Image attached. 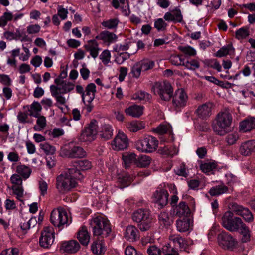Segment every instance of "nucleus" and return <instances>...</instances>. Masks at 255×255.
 <instances>
[{
    "mask_svg": "<svg viewBox=\"0 0 255 255\" xmlns=\"http://www.w3.org/2000/svg\"><path fill=\"white\" fill-rule=\"evenodd\" d=\"M232 120V116L229 111H220L216 115L212 125L214 132L219 136L225 135L230 131Z\"/></svg>",
    "mask_w": 255,
    "mask_h": 255,
    "instance_id": "nucleus-1",
    "label": "nucleus"
},
{
    "mask_svg": "<svg viewBox=\"0 0 255 255\" xmlns=\"http://www.w3.org/2000/svg\"><path fill=\"white\" fill-rule=\"evenodd\" d=\"M132 218L142 232L149 230L153 226V218L148 209L140 208L135 210L132 215Z\"/></svg>",
    "mask_w": 255,
    "mask_h": 255,
    "instance_id": "nucleus-2",
    "label": "nucleus"
},
{
    "mask_svg": "<svg viewBox=\"0 0 255 255\" xmlns=\"http://www.w3.org/2000/svg\"><path fill=\"white\" fill-rule=\"evenodd\" d=\"M92 228L93 235L107 237L111 232L109 221L101 217H96L92 219L90 223Z\"/></svg>",
    "mask_w": 255,
    "mask_h": 255,
    "instance_id": "nucleus-3",
    "label": "nucleus"
},
{
    "mask_svg": "<svg viewBox=\"0 0 255 255\" xmlns=\"http://www.w3.org/2000/svg\"><path fill=\"white\" fill-rule=\"evenodd\" d=\"M223 226L230 232H237L244 224L241 218L234 216L230 211L226 212L222 218Z\"/></svg>",
    "mask_w": 255,
    "mask_h": 255,
    "instance_id": "nucleus-4",
    "label": "nucleus"
},
{
    "mask_svg": "<svg viewBox=\"0 0 255 255\" xmlns=\"http://www.w3.org/2000/svg\"><path fill=\"white\" fill-rule=\"evenodd\" d=\"M155 94L159 95L162 100L169 101L173 94V88L171 83L167 81L155 82L152 88Z\"/></svg>",
    "mask_w": 255,
    "mask_h": 255,
    "instance_id": "nucleus-5",
    "label": "nucleus"
},
{
    "mask_svg": "<svg viewBox=\"0 0 255 255\" xmlns=\"http://www.w3.org/2000/svg\"><path fill=\"white\" fill-rule=\"evenodd\" d=\"M50 221L54 226L60 228L64 225L68 226L71 223L72 219L71 217L69 219L68 214L64 209L59 207L51 212Z\"/></svg>",
    "mask_w": 255,
    "mask_h": 255,
    "instance_id": "nucleus-6",
    "label": "nucleus"
},
{
    "mask_svg": "<svg viewBox=\"0 0 255 255\" xmlns=\"http://www.w3.org/2000/svg\"><path fill=\"white\" fill-rule=\"evenodd\" d=\"M136 149L142 152L151 153L155 151L158 146V141L152 136H147L135 142Z\"/></svg>",
    "mask_w": 255,
    "mask_h": 255,
    "instance_id": "nucleus-7",
    "label": "nucleus"
},
{
    "mask_svg": "<svg viewBox=\"0 0 255 255\" xmlns=\"http://www.w3.org/2000/svg\"><path fill=\"white\" fill-rule=\"evenodd\" d=\"M97 121L92 119L88 126L82 131L79 139L82 142H91L94 140L97 134Z\"/></svg>",
    "mask_w": 255,
    "mask_h": 255,
    "instance_id": "nucleus-8",
    "label": "nucleus"
},
{
    "mask_svg": "<svg viewBox=\"0 0 255 255\" xmlns=\"http://www.w3.org/2000/svg\"><path fill=\"white\" fill-rule=\"evenodd\" d=\"M77 183L75 180L68 178L64 174H61L56 178V187L59 192L64 193L76 187Z\"/></svg>",
    "mask_w": 255,
    "mask_h": 255,
    "instance_id": "nucleus-9",
    "label": "nucleus"
},
{
    "mask_svg": "<svg viewBox=\"0 0 255 255\" xmlns=\"http://www.w3.org/2000/svg\"><path fill=\"white\" fill-rule=\"evenodd\" d=\"M218 241L223 248L233 250L237 245V241L231 234L222 231L218 235Z\"/></svg>",
    "mask_w": 255,
    "mask_h": 255,
    "instance_id": "nucleus-10",
    "label": "nucleus"
},
{
    "mask_svg": "<svg viewBox=\"0 0 255 255\" xmlns=\"http://www.w3.org/2000/svg\"><path fill=\"white\" fill-rule=\"evenodd\" d=\"M172 97L173 106L176 111H180L186 106L188 96L183 89L177 90Z\"/></svg>",
    "mask_w": 255,
    "mask_h": 255,
    "instance_id": "nucleus-11",
    "label": "nucleus"
},
{
    "mask_svg": "<svg viewBox=\"0 0 255 255\" xmlns=\"http://www.w3.org/2000/svg\"><path fill=\"white\" fill-rule=\"evenodd\" d=\"M230 206V209L236 215L243 217L246 222L251 223L254 221L253 215L248 208L236 203H233Z\"/></svg>",
    "mask_w": 255,
    "mask_h": 255,
    "instance_id": "nucleus-12",
    "label": "nucleus"
},
{
    "mask_svg": "<svg viewBox=\"0 0 255 255\" xmlns=\"http://www.w3.org/2000/svg\"><path fill=\"white\" fill-rule=\"evenodd\" d=\"M54 240V233L52 229L49 227H46L41 232L39 238V244L44 248H48L52 245Z\"/></svg>",
    "mask_w": 255,
    "mask_h": 255,
    "instance_id": "nucleus-13",
    "label": "nucleus"
},
{
    "mask_svg": "<svg viewBox=\"0 0 255 255\" xmlns=\"http://www.w3.org/2000/svg\"><path fill=\"white\" fill-rule=\"evenodd\" d=\"M165 20L160 18L157 19L154 24V28L158 32H163L166 30L167 24L165 21H172L174 23L181 22L183 21V17H164Z\"/></svg>",
    "mask_w": 255,
    "mask_h": 255,
    "instance_id": "nucleus-14",
    "label": "nucleus"
},
{
    "mask_svg": "<svg viewBox=\"0 0 255 255\" xmlns=\"http://www.w3.org/2000/svg\"><path fill=\"white\" fill-rule=\"evenodd\" d=\"M153 196L155 203L158 204L161 208L168 204L169 194L166 190L159 188L154 192Z\"/></svg>",
    "mask_w": 255,
    "mask_h": 255,
    "instance_id": "nucleus-15",
    "label": "nucleus"
},
{
    "mask_svg": "<svg viewBox=\"0 0 255 255\" xmlns=\"http://www.w3.org/2000/svg\"><path fill=\"white\" fill-rule=\"evenodd\" d=\"M113 142L115 150H124L127 148L128 146V140L123 132H119Z\"/></svg>",
    "mask_w": 255,
    "mask_h": 255,
    "instance_id": "nucleus-16",
    "label": "nucleus"
},
{
    "mask_svg": "<svg viewBox=\"0 0 255 255\" xmlns=\"http://www.w3.org/2000/svg\"><path fill=\"white\" fill-rule=\"evenodd\" d=\"M80 248V245L79 243L75 240L62 242L61 245V249L69 254L77 253Z\"/></svg>",
    "mask_w": 255,
    "mask_h": 255,
    "instance_id": "nucleus-17",
    "label": "nucleus"
},
{
    "mask_svg": "<svg viewBox=\"0 0 255 255\" xmlns=\"http://www.w3.org/2000/svg\"><path fill=\"white\" fill-rule=\"evenodd\" d=\"M124 237L127 241L135 242L139 239V232L135 226L129 225L126 228Z\"/></svg>",
    "mask_w": 255,
    "mask_h": 255,
    "instance_id": "nucleus-18",
    "label": "nucleus"
},
{
    "mask_svg": "<svg viewBox=\"0 0 255 255\" xmlns=\"http://www.w3.org/2000/svg\"><path fill=\"white\" fill-rule=\"evenodd\" d=\"M212 104L210 103L203 104L198 107L196 113L199 118L206 119L212 114Z\"/></svg>",
    "mask_w": 255,
    "mask_h": 255,
    "instance_id": "nucleus-19",
    "label": "nucleus"
},
{
    "mask_svg": "<svg viewBox=\"0 0 255 255\" xmlns=\"http://www.w3.org/2000/svg\"><path fill=\"white\" fill-rule=\"evenodd\" d=\"M66 156L70 158H82L86 155V152L80 146H76L64 150Z\"/></svg>",
    "mask_w": 255,
    "mask_h": 255,
    "instance_id": "nucleus-20",
    "label": "nucleus"
},
{
    "mask_svg": "<svg viewBox=\"0 0 255 255\" xmlns=\"http://www.w3.org/2000/svg\"><path fill=\"white\" fill-rule=\"evenodd\" d=\"M174 212L176 216L180 217H187L191 213V210L185 202L181 201L174 208Z\"/></svg>",
    "mask_w": 255,
    "mask_h": 255,
    "instance_id": "nucleus-21",
    "label": "nucleus"
},
{
    "mask_svg": "<svg viewBox=\"0 0 255 255\" xmlns=\"http://www.w3.org/2000/svg\"><path fill=\"white\" fill-rule=\"evenodd\" d=\"M255 149V141L248 140L243 143L240 147V152L244 156H249Z\"/></svg>",
    "mask_w": 255,
    "mask_h": 255,
    "instance_id": "nucleus-22",
    "label": "nucleus"
},
{
    "mask_svg": "<svg viewBox=\"0 0 255 255\" xmlns=\"http://www.w3.org/2000/svg\"><path fill=\"white\" fill-rule=\"evenodd\" d=\"M255 129V118L249 117L242 121L240 124V129L244 132L250 131Z\"/></svg>",
    "mask_w": 255,
    "mask_h": 255,
    "instance_id": "nucleus-23",
    "label": "nucleus"
},
{
    "mask_svg": "<svg viewBox=\"0 0 255 255\" xmlns=\"http://www.w3.org/2000/svg\"><path fill=\"white\" fill-rule=\"evenodd\" d=\"M95 39L97 40H101L104 43H108V44H110L116 41L117 39V36L114 33L108 31H104L97 35Z\"/></svg>",
    "mask_w": 255,
    "mask_h": 255,
    "instance_id": "nucleus-24",
    "label": "nucleus"
},
{
    "mask_svg": "<svg viewBox=\"0 0 255 255\" xmlns=\"http://www.w3.org/2000/svg\"><path fill=\"white\" fill-rule=\"evenodd\" d=\"M84 48L87 51L90 52V55L94 59L98 56L99 51L100 50L95 40L88 41L87 44L84 45Z\"/></svg>",
    "mask_w": 255,
    "mask_h": 255,
    "instance_id": "nucleus-25",
    "label": "nucleus"
},
{
    "mask_svg": "<svg viewBox=\"0 0 255 255\" xmlns=\"http://www.w3.org/2000/svg\"><path fill=\"white\" fill-rule=\"evenodd\" d=\"M65 176L74 180H81L83 178V176L81 173L80 170L78 169L76 164L68 168L64 173Z\"/></svg>",
    "mask_w": 255,
    "mask_h": 255,
    "instance_id": "nucleus-26",
    "label": "nucleus"
},
{
    "mask_svg": "<svg viewBox=\"0 0 255 255\" xmlns=\"http://www.w3.org/2000/svg\"><path fill=\"white\" fill-rule=\"evenodd\" d=\"M91 250L94 254L98 255L104 253L106 250L101 237H98L97 240L93 242L91 246Z\"/></svg>",
    "mask_w": 255,
    "mask_h": 255,
    "instance_id": "nucleus-27",
    "label": "nucleus"
},
{
    "mask_svg": "<svg viewBox=\"0 0 255 255\" xmlns=\"http://www.w3.org/2000/svg\"><path fill=\"white\" fill-rule=\"evenodd\" d=\"M77 238L80 243L86 246L90 241V235L85 226H82L77 233Z\"/></svg>",
    "mask_w": 255,
    "mask_h": 255,
    "instance_id": "nucleus-28",
    "label": "nucleus"
},
{
    "mask_svg": "<svg viewBox=\"0 0 255 255\" xmlns=\"http://www.w3.org/2000/svg\"><path fill=\"white\" fill-rule=\"evenodd\" d=\"M229 188L224 184H220L212 187L209 191L211 196H218L228 192Z\"/></svg>",
    "mask_w": 255,
    "mask_h": 255,
    "instance_id": "nucleus-29",
    "label": "nucleus"
},
{
    "mask_svg": "<svg viewBox=\"0 0 255 255\" xmlns=\"http://www.w3.org/2000/svg\"><path fill=\"white\" fill-rule=\"evenodd\" d=\"M170 240L175 245L177 244L181 250H186L188 246L187 241L179 235H173L170 236Z\"/></svg>",
    "mask_w": 255,
    "mask_h": 255,
    "instance_id": "nucleus-30",
    "label": "nucleus"
},
{
    "mask_svg": "<svg viewBox=\"0 0 255 255\" xmlns=\"http://www.w3.org/2000/svg\"><path fill=\"white\" fill-rule=\"evenodd\" d=\"M125 112L127 115L133 117H139L143 114V107L134 105L126 108Z\"/></svg>",
    "mask_w": 255,
    "mask_h": 255,
    "instance_id": "nucleus-31",
    "label": "nucleus"
},
{
    "mask_svg": "<svg viewBox=\"0 0 255 255\" xmlns=\"http://www.w3.org/2000/svg\"><path fill=\"white\" fill-rule=\"evenodd\" d=\"M58 86L52 85L50 86V90L51 95L54 97L57 103L61 105H64L66 103L65 97L61 95L62 93L58 91Z\"/></svg>",
    "mask_w": 255,
    "mask_h": 255,
    "instance_id": "nucleus-32",
    "label": "nucleus"
},
{
    "mask_svg": "<svg viewBox=\"0 0 255 255\" xmlns=\"http://www.w3.org/2000/svg\"><path fill=\"white\" fill-rule=\"evenodd\" d=\"M190 220L187 217L184 218L182 220H177L176 221V227L180 232H184L187 231L190 228Z\"/></svg>",
    "mask_w": 255,
    "mask_h": 255,
    "instance_id": "nucleus-33",
    "label": "nucleus"
},
{
    "mask_svg": "<svg viewBox=\"0 0 255 255\" xmlns=\"http://www.w3.org/2000/svg\"><path fill=\"white\" fill-rule=\"evenodd\" d=\"M100 135L105 140L110 139L113 135V129L109 125H104L102 127Z\"/></svg>",
    "mask_w": 255,
    "mask_h": 255,
    "instance_id": "nucleus-34",
    "label": "nucleus"
},
{
    "mask_svg": "<svg viewBox=\"0 0 255 255\" xmlns=\"http://www.w3.org/2000/svg\"><path fill=\"white\" fill-rule=\"evenodd\" d=\"M41 110L42 107L40 104L38 102L34 101L30 106V108H28L29 115L34 117H38L39 115H40L39 112Z\"/></svg>",
    "mask_w": 255,
    "mask_h": 255,
    "instance_id": "nucleus-35",
    "label": "nucleus"
},
{
    "mask_svg": "<svg viewBox=\"0 0 255 255\" xmlns=\"http://www.w3.org/2000/svg\"><path fill=\"white\" fill-rule=\"evenodd\" d=\"M122 159L124 163L125 168H128L130 167V164L132 163L135 162L136 164V155L134 153L130 154L127 153L123 155Z\"/></svg>",
    "mask_w": 255,
    "mask_h": 255,
    "instance_id": "nucleus-36",
    "label": "nucleus"
},
{
    "mask_svg": "<svg viewBox=\"0 0 255 255\" xmlns=\"http://www.w3.org/2000/svg\"><path fill=\"white\" fill-rule=\"evenodd\" d=\"M152 98L151 95L144 91H139L135 93L133 96L132 98L135 100L138 101H149Z\"/></svg>",
    "mask_w": 255,
    "mask_h": 255,
    "instance_id": "nucleus-37",
    "label": "nucleus"
},
{
    "mask_svg": "<svg viewBox=\"0 0 255 255\" xmlns=\"http://www.w3.org/2000/svg\"><path fill=\"white\" fill-rule=\"evenodd\" d=\"M239 230H240V233L242 235L241 242L247 243L250 241L251 234L249 227L244 223Z\"/></svg>",
    "mask_w": 255,
    "mask_h": 255,
    "instance_id": "nucleus-38",
    "label": "nucleus"
},
{
    "mask_svg": "<svg viewBox=\"0 0 255 255\" xmlns=\"http://www.w3.org/2000/svg\"><path fill=\"white\" fill-rule=\"evenodd\" d=\"M16 171L24 179L28 178L31 172V169L25 165H18Z\"/></svg>",
    "mask_w": 255,
    "mask_h": 255,
    "instance_id": "nucleus-39",
    "label": "nucleus"
},
{
    "mask_svg": "<svg viewBox=\"0 0 255 255\" xmlns=\"http://www.w3.org/2000/svg\"><path fill=\"white\" fill-rule=\"evenodd\" d=\"M162 255H180L178 251L170 244H166L162 247Z\"/></svg>",
    "mask_w": 255,
    "mask_h": 255,
    "instance_id": "nucleus-40",
    "label": "nucleus"
},
{
    "mask_svg": "<svg viewBox=\"0 0 255 255\" xmlns=\"http://www.w3.org/2000/svg\"><path fill=\"white\" fill-rule=\"evenodd\" d=\"M145 124L141 121H133L128 126V128L132 132H137L145 128Z\"/></svg>",
    "mask_w": 255,
    "mask_h": 255,
    "instance_id": "nucleus-41",
    "label": "nucleus"
},
{
    "mask_svg": "<svg viewBox=\"0 0 255 255\" xmlns=\"http://www.w3.org/2000/svg\"><path fill=\"white\" fill-rule=\"evenodd\" d=\"M138 63L140 65L142 73L152 69L155 66L154 62L149 59H143L139 61Z\"/></svg>",
    "mask_w": 255,
    "mask_h": 255,
    "instance_id": "nucleus-42",
    "label": "nucleus"
},
{
    "mask_svg": "<svg viewBox=\"0 0 255 255\" xmlns=\"http://www.w3.org/2000/svg\"><path fill=\"white\" fill-rule=\"evenodd\" d=\"M151 163V158L147 155H141L136 158V165L140 167H146Z\"/></svg>",
    "mask_w": 255,
    "mask_h": 255,
    "instance_id": "nucleus-43",
    "label": "nucleus"
},
{
    "mask_svg": "<svg viewBox=\"0 0 255 255\" xmlns=\"http://www.w3.org/2000/svg\"><path fill=\"white\" fill-rule=\"evenodd\" d=\"M160 153L168 157H173L177 154V151L175 147H168L164 146L163 147H160L159 149Z\"/></svg>",
    "mask_w": 255,
    "mask_h": 255,
    "instance_id": "nucleus-44",
    "label": "nucleus"
},
{
    "mask_svg": "<svg viewBox=\"0 0 255 255\" xmlns=\"http://www.w3.org/2000/svg\"><path fill=\"white\" fill-rule=\"evenodd\" d=\"M231 51H234L232 44H228L221 48L215 54L218 57H222L229 54Z\"/></svg>",
    "mask_w": 255,
    "mask_h": 255,
    "instance_id": "nucleus-45",
    "label": "nucleus"
},
{
    "mask_svg": "<svg viewBox=\"0 0 255 255\" xmlns=\"http://www.w3.org/2000/svg\"><path fill=\"white\" fill-rule=\"evenodd\" d=\"M178 49L187 56H194L196 54V50L190 46H179Z\"/></svg>",
    "mask_w": 255,
    "mask_h": 255,
    "instance_id": "nucleus-46",
    "label": "nucleus"
},
{
    "mask_svg": "<svg viewBox=\"0 0 255 255\" xmlns=\"http://www.w3.org/2000/svg\"><path fill=\"white\" fill-rule=\"evenodd\" d=\"M204 64L208 67L217 70L220 72L222 70V67L217 59H207L203 61Z\"/></svg>",
    "mask_w": 255,
    "mask_h": 255,
    "instance_id": "nucleus-47",
    "label": "nucleus"
},
{
    "mask_svg": "<svg viewBox=\"0 0 255 255\" xmlns=\"http://www.w3.org/2000/svg\"><path fill=\"white\" fill-rule=\"evenodd\" d=\"M74 84L71 82H64L62 83L61 86H58V91L62 93V94H65L68 93L74 89Z\"/></svg>",
    "mask_w": 255,
    "mask_h": 255,
    "instance_id": "nucleus-48",
    "label": "nucleus"
},
{
    "mask_svg": "<svg viewBox=\"0 0 255 255\" xmlns=\"http://www.w3.org/2000/svg\"><path fill=\"white\" fill-rule=\"evenodd\" d=\"M250 35V32L248 28L243 27L237 30L235 33V37L238 40L246 39Z\"/></svg>",
    "mask_w": 255,
    "mask_h": 255,
    "instance_id": "nucleus-49",
    "label": "nucleus"
},
{
    "mask_svg": "<svg viewBox=\"0 0 255 255\" xmlns=\"http://www.w3.org/2000/svg\"><path fill=\"white\" fill-rule=\"evenodd\" d=\"M148 255H162V248H159L156 245H150L146 250Z\"/></svg>",
    "mask_w": 255,
    "mask_h": 255,
    "instance_id": "nucleus-50",
    "label": "nucleus"
},
{
    "mask_svg": "<svg viewBox=\"0 0 255 255\" xmlns=\"http://www.w3.org/2000/svg\"><path fill=\"white\" fill-rule=\"evenodd\" d=\"M132 178L128 175L125 174L119 176L118 182L121 184V188L128 186L131 182Z\"/></svg>",
    "mask_w": 255,
    "mask_h": 255,
    "instance_id": "nucleus-51",
    "label": "nucleus"
},
{
    "mask_svg": "<svg viewBox=\"0 0 255 255\" xmlns=\"http://www.w3.org/2000/svg\"><path fill=\"white\" fill-rule=\"evenodd\" d=\"M182 66H185L188 69L194 70L196 69H198L200 67L199 62L195 60L192 59L191 61H185L182 64Z\"/></svg>",
    "mask_w": 255,
    "mask_h": 255,
    "instance_id": "nucleus-52",
    "label": "nucleus"
},
{
    "mask_svg": "<svg viewBox=\"0 0 255 255\" xmlns=\"http://www.w3.org/2000/svg\"><path fill=\"white\" fill-rule=\"evenodd\" d=\"M40 147L47 155H53L56 151L55 147L50 145L47 142L40 143Z\"/></svg>",
    "mask_w": 255,
    "mask_h": 255,
    "instance_id": "nucleus-53",
    "label": "nucleus"
},
{
    "mask_svg": "<svg viewBox=\"0 0 255 255\" xmlns=\"http://www.w3.org/2000/svg\"><path fill=\"white\" fill-rule=\"evenodd\" d=\"M119 20L117 18H112L109 20L104 21L102 23V26L107 29H113L117 27Z\"/></svg>",
    "mask_w": 255,
    "mask_h": 255,
    "instance_id": "nucleus-54",
    "label": "nucleus"
},
{
    "mask_svg": "<svg viewBox=\"0 0 255 255\" xmlns=\"http://www.w3.org/2000/svg\"><path fill=\"white\" fill-rule=\"evenodd\" d=\"M75 164L76 166L82 171L87 170L91 167V162L87 160H82L76 162Z\"/></svg>",
    "mask_w": 255,
    "mask_h": 255,
    "instance_id": "nucleus-55",
    "label": "nucleus"
},
{
    "mask_svg": "<svg viewBox=\"0 0 255 255\" xmlns=\"http://www.w3.org/2000/svg\"><path fill=\"white\" fill-rule=\"evenodd\" d=\"M170 129V127L169 126L161 124L153 129V131L155 133L162 135L167 133Z\"/></svg>",
    "mask_w": 255,
    "mask_h": 255,
    "instance_id": "nucleus-56",
    "label": "nucleus"
},
{
    "mask_svg": "<svg viewBox=\"0 0 255 255\" xmlns=\"http://www.w3.org/2000/svg\"><path fill=\"white\" fill-rule=\"evenodd\" d=\"M216 168V164L214 162L205 163L202 164L200 168L204 173H208Z\"/></svg>",
    "mask_w": 255,
    "mask_h": 255,
    "instance_id": "nucleus-57",
    "label": "nucleus"
},
{
    "mask_svg": "<svg viewBox=\"0 0 255 255\" xmlns=\"http://www.w3.org/2000/svg\"><path fill=\"white\" fill-rule=\"evenodd\" d=\"M99 58L102 60L104 65H107L110 62L111 58V53L108 50H105L100 54Z\"/></svg>",
    "mask_w": 255,
    "mask_h": 255,
    "instance_id": "nucleus-58",
    "label": "nucleus"
},
{
    "mask_svg": "<svg viewBox=\"0 0 255 255\" xmlns=\"http://www.w3.org/2000/svg\"><path fill=\"white\" fill-rule=\"evenodd\" d=\"M141 72H142V70H141L140 65L138 62H136L131 68V73L133 77L136 78H139Z\"/></svg>",
    "mask_w": 255,
    "mask_h": 255,
    "instance_id": "nucleus-59",
    "label": "nucleus"
},
{
    "mask_svg": "<svg viewBox=\"0 0 255 255\" xmlns=\"http://www.w3.org/2000/svg\"><path fill=\"white\" fill-rule=\"evenodd\" d=\"M129 57L130 55L127 52L121 53L116 57L115 61L118 64H122Z\"/></svg>",
    "mask_w": 255,
    "mask_h": 255,
    "instance_id": "nucleus-60",
    "label": "nucleus"
},
{
    "mask_svg": "<svg viewBox=\"0 0 255 255\" xmlns=\"http://www.w3.org/2000/svg\"><path fill=\"white\" fill-rule=\"evenodd\" d=\"M170 60L173 65L176 66H182V64L184 61V59L182 58V55H179L172 56L170 57Z\"/></svg>",
    "mask_w": 255,
    "mask_h": 255,
    "instance_id": "nucleus-61",
    "label": "nucleus"
},
{
    "mask_svg": "<svg viewBox=\"0 0 255 255\" xmlns=\"http://www.w3.org/2000/svg\"><path fill=\"white\" fill-rule=\"evenodd\" d=\"M32 221H33V226H34L37 223L36 217H32L28 222L21 223L20 224L21 229L23 231H26L30 228Z\"/></svg>",
    "mask_w": 255,
    "mask_h": 255,
    "instance_id": "nucleus-62",
    "label": "nucleus"
},
{
    "mask_svg": "<svg viewBox=\"0 0 255 255\" xmlns=\"http://www.w3.org/2000/svg\"><path fill=\"white\" fill-rule=\"evenodd\" d=\"M11 189L18 199L20 200V198L23 197V189L21 186H12Z\"/></svg>",
    "mask_w": 255,
    "mask_h": 255,
    "instance_id": "nucleus-63",
    "label": "nucleus"
},
{
    "mask_svg": "<svg viewBox=\"0 0 255 255\" xmlns=\"http://www.w3.org/2000/svg\"><path fill=\"white\" fill-rule=\"evenodd\" d=\"M18 253L17 248H9L2 251L0 255H18Z\"/></svg>",
    "mask_w": 255,
    "mask_h": 255,
    "instance_id": "nucleus-64",
    "label": "nucleus"
}]
</instances>
